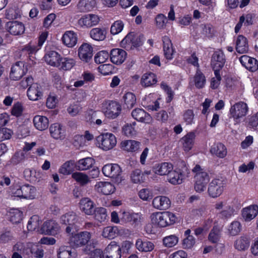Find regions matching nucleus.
I'll use <instances>...</instances> for the list:
<instances>
[{
	"label": "nucleus",
	"mask_w": 258,
	"mask_h": 258,
	"mask_svg": "<svg viewBox=\"0 0 258 258\" xmlns=\"http://www.w3.org/2000/svg\"><path fill=\"white\" fill-rule=\"evenodd\" d=\"M117 235V228L116 227H107L103 231L102 235L105 238L112 239Z\"/></svg>",
	"instance_id": "nucleus-55"
},
{
	"label": "nucleus",
	"mask_w": 258,
	"mask_h": 258,
	"mask_svg": "<svg viewBox=\"0 0 258 258\" xmlns=\"http://www.w3.org/2000/svg\"><path fill=\"white\" fill-rule=\"evenodd\" d=\"M157 82L156 75L151 72L144 74L141 80V85L145 87L151 86Z\"/></svg>",
	"instance_id": "nucleus-41"
},
{
	"label": "nucleus",
	"mask_w": 258,
	"mask_h": 258,
	"mask_svg": "<svg viewBox=\"0 0 258 258\" xmlns=\"http://www.w3.org/2000/svg\"><path fill=\"white\" fill-rule=\"evenodd\" d=\"M41 221L37 215H34L31 217L28 221L27 229L29 231H33L39 228Z\"/></svg>",
	"instance_id": "nucleus-54"
},
{
	"label": "nucleus",
	"mask_w": 258,
	"mask_h": 258,
	"mask_svg": "<svg viewBox=\"0 0 258 258\" xmlns=\"http://www.w3.org/2000/svg\"><path fill=\"white\" fill-rule=\"evenodd\" d=\"M226 59L223 52L218 50L214 52L211 58V64L214 71H220L224 67Z\"/></svg>",
	"instance_id": "nucleus-12"
},
{
	"label": "nucleus",
	"mask_w": 258,
	"mask_h": 258,
	"mask_svg": "<svg viewBox=\"0 0 258 258\" xmlns=\"http://www.w3.org/2000/svg\"><path fill=\"white\" fill-rule=\"evenodd\" d=\"M195 85L197 88H203L206 82L204 75L198 70L194 78Z\"/></svg>",
	"instance_id": "nucleus-47"
},
{
	"label": "nucleus",
	"mask_w": 258,
	"mask_h": 258,
	"mask_svg": "<svg viewBox=\"0 0 258 258\" xmlns=\"http://www.w3.org/2000/svg\"><path fill=\"white\" fill-rule=\"evenodd\" d=\"M109 56V53L106 51H101L96 54L94 60L97 63H102L108 59Z\"/></svg>",
	"instance_id": "nucleus-59"
},
{
	"label": "nucleus",
	"mask_w": 258,
	"mask_h": 258,
	"mask_svg": "<svg viewBox=\"0 0 258 258\" xmlns=\"http://www.w3.org/2000/svg\"><path fill=\"white\" fill-rule=\"evenodd\" d=\"M163 243L167 247H172L176 245L178 242V237L175 235H170L163 238Z\"/></svg>",
	"instance_id": "nucleus-50"
},
{
	"label": "nucleus",
	"mask_w": 258,
	"mask_h": 258,
	"mask_svg": "<svg viewBox=\"0 0 258 258\" xmlns=\"http://www.w3.org/2000/svg\"><path fill=\"white\" fill-rule=\"evenodd\" d=\"M12 192L15 197L32 199L35 197L36 188L28 184L23 185L16 184L13 186Z\"/></svg>",
	"instance_id": "nucleus-2"
},
{
	"label": "nucleus",
	"mask_w": 258,
	"mask_h": 258,
	"mask_svg": "<svg viewBox=\"0 0 258 258\" xmlns=\"http://www.w3.org/2000/svg\"><path fill=\"white\" fill-rule=\"evenodd\" d=\"M163 51L165 57L167 59H171L174 52L171 41L167 36L162 37Z\"/></svg>",
	"instance_id": "nucleus-31"
},
{
	"label": "nucleus",
	"mask_w": 258,
	"mask_h": 258,
	"mask_svg": "<svg viewBox=\"0 0 258 258\" xmlns=\"http://www.w3.org/2000/svg\"><path fill=\"white\" fill-rule=\"evenodd\" d=\"M104 251L106 253L112 254L115 258L121 257V248L115 241L111 242Z\"/></svg>",
	"instance_id": "nucleus-38"
},
{
	"label": "nucleus",
	"mask_w": 258,
	"mask_h": 258,
	"mask_svg": "<svg viewBox=\"0 0 258 258\" xmlns=\"http://www.w3.org/2000/svg\"><path fill=\"white\" fill-rule=\"evenodd\" d=\"M23 218V213L19 210H14L10 212V221L13 223H20Z\"/></svg>",
	"instance_id": "nucleus-58"
},
{
	"label": "nucleus",
	"mask_w": 258,
	"mask_h": 258,
	"mask_svg": "<svg viewBox=\"0 0 258 258\" xmlns=\"http://www.w3.org/2000/svg\"><path fill=\"white\" fill-rule=\"evenodd\" d=\"M72 143L77 148L83 146L85 144L84 136L79 135H75L73 138Z\"/></svg>",
	"instance_id": "nucleus-63"
},
{
	"label": "nucleus",
	"mask_w": 258,
	"mask_h": 258,
	"mask_svg": "<svg viewBox=\"0 0 258 258\" xmlns=\"http://www.w3.org/2000/svg\"><path fill=\"white\" fill-rule=\"evenodd\" d=\"M49 131L51 136L56 140H63L65 138L64 131L60 124L55 123L51 124Z\"/></svg>",
	"instance_id": "nucleus-29"
},
{
	"label": "nucleus",
	"mask_w": 258,
	"mask_h": 258,
	"mask_svg": "<svg viewBox=\"0 0 258 258\" xmlns=\"http://www.w3.org/2000/svg\"><path fill=\"white\" fill-rule=\"evenodd\" d=\"M102 172L106 176L114 179V182L119 183L122 180L120 176L122 172L121 168L117 164H108L102 168Z\"/></svg>",
	"instance_id": "nucleus-5"
},
{
	"label": "nucleus",
	"mask_w": 258,
	"mask_h": 258,
	"mask_svg": "<svg viewBox=\"0 0 258 258\" xmlns=\"http://www.w3.org/2000/svg\"><path fill=\"white\" fill-rule=\"evenodd\" d=\"M126 55V51L122 49H113L110 53V60L114 64H120L125 60Z\"/></svg>",
	"instance_id": "nucleus-19"
},
{
	"label": "nucleus",
	"mask_w": 258,
	"mask_h": 258,
	"mask_svg": "<svg viewBox=\"0 0 258 258\" xmlns=\"http://www.w3.org/2000/svg\"><path fill=\"white\" fill-rule=\"evenodd\" d=\"M258 215V206L251 205L241 210V216L245 222H250Z\"/></svg>",
	"instance_id": "nucleus-15"
},
{
	"label": "nucleus",
	"mask_w": 258,
	"mask_h": 258,
	"mask_svg": "<svg viewBox=\"0 0 258 258\" xmlns=\"http://www.w3.org/2000/svg\"><path fill=\"white\" fill-rule=\"evenodd\" d=\"M72 177L82 185L87 184L89 181L88 176L81 172H75L72 174Z\"/></svg>",
	"instance_id": "nucleus-56"
},
{
	"label": "nucleus",
	"mask_w": 258,
	"mask_h": 258,
	"mask_svg": "<svg viewBox=\"0 0 258 258\" xmlns=\"http://www.w3.org/2000/svg\"><path fill=\"white\" fill-rule=\"evenodd\" d=\"M214 73L215 77L212 78L211 82V87L214 89L218 87L221 80L220 71H214Z\"/></svg>",
	"instance_id": "nucleus-64"
},
{
	"label": "nucleus",
	"mask_w": 258,
	"mask_h": 258,
	"mask_svg": "<svg viewBox=\"0 0 258 258\" xmlns=\"http://www.w3.org/2000/svg\"><path fill=\"white\" fill-rule=\"evenodd\" d=\"M239 60L242 66L251 72L256 71L258 69V61L254 58L244 55L240 57Z\"/></svg>",
	"instance_id": "nucleus-21"
},
{
	"label": "nucleus",
	"mask_w": 258,
	"mask_h": 258,
	"mask_svg": "<svg viewBox=\"0 0 258 258\" xmlns=\"http://www.w3.org/2000/svg\"><path fill=\"white\" fill-rule=\"evenodd\" d=\"M58 230V225L53 220L45 222L41 227L42 232L48 235H55Z\"/></svg>",
	"instance_id": "nucleus-26"
},
{
	"label": "nucleus",
	"mask_w": 258,
	"mask_h": 258,
	"mask_svg": "<svg viewBox=\"0 0 258 258\" xmlns=\"http://www.w3.org/2000/svg\"><path fill=\"white\" fill-rule=\"evenodd\" d=\"M96 141L98 147L104 151L113 149L116 144V137L111 133H106L98 136L96 138Z\"/></svg>",
	"instance_id": "nucleus-4"
},
{
	"label": "nucleus",
	"mask_w": 258,
	"mask_h": 258,
	"mask_svg": "<svg viewBox=\"0 0 258 258\" xmlns=\"http://www.w3.org/2000/svg\"><path fill=\"white\" fill-rule=\"evenodd\" d=\"M152 204L153 207L157 209L165 210L170 207L171 202L166 197L157 196L153 199Z\"/></svg>",
	"instance_id": "nucleus-22"
},
{
	"label": "nucleus",
	"mask_w": 258,
	"mask_h": 258,
	"mask_svg": "<svg viewBox=\"0 0 258 258\" xmlns=\"http://www.w3.org/2000/svg\"><path fill=\"white\" fill-rule=\"evenodd\" d=\"M140 143L135 140H126L121 143V147L128 152H135L139 148Z\"/></svg>",
	"instance_id": "nucleus-42"
},
{
	"label": "nucleus",
	"mask_w": 258,
	"mask_h": 258,
	"mask_svg": "<svg viewBox=\"0 0 258 258\" xmlns=\"http://www.w3.org/2000/svg\"><path fill=\"white\" fill-rule=\"evenodd\" d=\"M195 133L191 132L187 134L181 139L185 151H189L192 147L195 139Z\"/></svg>",
	"instance_id": "nucleus-33"
},
{
	"label": "nucleus",
	"mask_w": 258,
	"mask_h": 258,
	"mask_svg": "<svg viewBox=\"0 0 258 258\" xmlns=\"http://www.w3.org/2000/svg\"><path fill=\"white\" fill-rule=\"evenodd\" d=\"M241 229V224L239 222L235 221L232 222L230 225L228 231L231 236L237 235Z\"/></svg>",
	"instance_id": "nucleus-57"
},
{
	"label": "nucleus",
	"mask_w": 258,
	"mask_h": 258,
	"mask_svg": "<svg viewBox=\"0 0 258 258\" xmlns=\"http://www.w3.org/2000/svg\"><path fill=\"white\" fill-rule=\"evenodd\" d=\"M25 159V154L23 152H17L11 158V163L14 165H17L24 161Z\"/></svg>",
	"instance_id": "nucleus-61"
},
{
	"label": "nucleus",
	"mask_w": 258,
	"mask_h": 258,
	"mask_svg": "<svg viewBox=\"0 0 258 258\" xmlns=\"http://www.w3.org/2000/svg\"><path fill=\"white\" fill-rule=\"evenodd\" d=\"M106 32L105 29L93 28L90 31V37L96 41H102L106 38Z\"/></svg>",
	"instance_id": "nucleus-43"
},
{
	"label": "nucleus",
	"mask_w": 258,
	"mask_h": 258,
	"mask_svg": "<svg viewBox=\"0 0 258 258\" xmlns=\"http://www.w3.org/2000/svg\"><path fill=\"white\" fill-rule=\"evenodd\" d=\"M123 23L120 20L115 21L111 25L110 32L113 35L118 34L121 31L123 27Z\"/></svg>",
	"instance_id": "nucleus-60"
},
{
	"label": "nucleus",
	"mask_w": 258,
	"mask_h": 258,
	"mask_svg": "<svg viewBox=\"0 0 258 258\" xmlns=\"http://www.w3.org/2000/svg\"><path fill=\"white\" fill-rule=\"evenodd\" d=\"M61 223L67 225L66 232L70 234H74L78 230V226L76 224L78 222L77 214L73 212H68L61 217Z\"/></svg>",
	"instance_id": "nucleus-3"
},
{
	"label": "nucleus",
	"mask_w": 258,
	"mask_h": 258,
	"mask_svg": "<svg viewBox=\"0 0 258 258\" xmlns=\"http://www.w3.org/2000/svg\"><path fill=\"white\" fill-rule=\"evenodd\" d=\"M143 37V35L136 36L133 33H130L121 41V45L124 47L131 44L134 47L139 46L142 44Z\"/></svg>",
	"instance_id": "nucleus-14"
},
{
	"label": "nucleus",
	"mask_w": 258,
	"mask_h": 258,
	"mask_svg": "<svg viewBox=\"0 0 258 258\" xmlns=\"http://www.w3.org/2000/svg\"><path fill=\"white\" fill-rule=\"evenodd\" d=\"M192 171L196 173L195 175V181L201 182L203 184L207 185L210 180V177L207 172L202 169L199 165H197L193 168Z\"/></svg>",
	"instance_id": "nucleus-25"
},
{
	"label": "nucleus",
	"mask_w": 258,
	"mask_h": 258,
	"mask_svg": "<svg viewBox=\"0 0 258 258\" xmlns=\"http://www.w3.org/2000/svg\"><path fill=\"white\" fill-rule=\"evenodd\" d=\"M224 180L222 178H215L210 183L208 193L210 197L217 198L220 196L224 190Z\"/></svg>",
	"instance_id": "nucleus-10"
},
{
	"label": "nucleus",
	"mask_w": 258,
	"mask_h": 258,
	"mask_svg": "<svg viewBox=\"0 0 258 258\" xmlns=\"http://www.w3.org/2000/svg\"><path fill=\"white\" fill-rule=\"evenodd\" d=\"M62 40L66 46L69 47H72L77 44V34L72 31H67L63 34Z\"/></svg>",
	"instance_id": "nucleus-30"
},
{
	"label": "nucleus",
	"mask_w": 258,
	"mask_h": 258,
	"mask_svg": "<svg viewBox=\"0 0 258 258\" xmlns=\"http://www.w3.org/2000/svg\"><path fill=\"white\" fill-rule=\"evenodd\" d=\"M79 56L84 61L88 62L93 56V48L87 43L83 44L79 49Z\"/></svg>",
	"instance_id": "nucleus-20"
},
{
	"label": "nucleus",
	"mask_w": 258,
	"mask_h": 258,
	"mask_svg": "<svg viewBox=\"0 0 258 258\" xmlns=\"http://www.w3.org/2000/svg\"><path fill=\"white\" fill-rule=\"evenodd\" d=\"M221 231L220 227L214 226L209 234V240L213 243H217L220 238Z\"/></svg>",
	"instance_id": "nucleus-46"
},
{
	"label": "nucleus",
	"mask_w": 258,
	"mask_h": 258,
	"mask_svg": "<svg viewBox=\"0 0 258 258\" xmlns=\"http://www.w3.org/2000/svg\"><path fill=\"white\" fill-rule=\"evenodd\" d=\"M27 96L32 101H36L42 98L43 93L41 87L37 84L30 86L27 90Z\"/></svg>",
	"instance_id": "nucleus-23"
},
{
	"label": "nucleus",
	"mask_w": 258,
	"mask_h": 258,
	"mask_svg": "<svg viewBox=\"0 0 258 258\" xmlns=\"http://www.w3.org/2000/svg\"><path fill=\"white\" fill-rule=\"evenodd\" d=\"M210 152L212 154H215L220 158H224L227 155L226 148L221 143H218L213 145L210 150Z\"/></svg>",
	"instance_id": "nucleus-44"
},
{
	"label": "nucleus",
	"mask_w": 258,
	"mask_h": 258,
	"mask_svg": "<svg viewBox=\"0 0 258 258\" xmlns=\"http://www.w3.org/2000/svg\"><path fill=\"white\" fill-rule=\"evenodd\" d=\"M248 107L243 102H239L231 107L230 113L234 119H238L246 115Z\"/></svg>",
	"instance_id": "nucleus-11"
},
{
	"label": "nucleus",
	"mask_w": 258,
	"mask_h": 258,
	"mask_svg": "<svg viewBox=\"0 0 258 258\" xmlns=\"http://www.w3.org/2000/svg\"><path fill=\"white\" fill-rule=\"evenodd\" d=\"M121 110L120 105L116 101H107L103 104V111L104 115L107 118H116L120 114Z\"/></svg>",
	"instance_id": "nucleus-6"
},
{
	"label": "nucleus",
	"mask_w": 258,
	"mask_h": 258,
	"mask_svg": "<svg viewBox=\"0 0 258 258\" xmlns=\"http://www.w3.org/2000/svg\"><path fill=\"white\" fill-rule=\"evenodd\" d=\"M31 246V243L17 242L14 245L13 251L18 252L22 255H29L32 253Z\"/></svg>",
	"instance_id": "nucleus-36"
},
{
	"label": "nucleus",
	"mask_w": 258,
	"mask_h": 258,
	"mask_svg": "<svg viewBox=\"0 0 258 258\" xmlns=\"http://www.w3.org/2000/svg\"><path fill=\"white\" fill-rule=\"evenodd\" d=\"M123 99L126 107L128 109L132 108L136 103L135 95L131 92L125 93L123 96Z\"/></svg>",
	"instance_id": "nucleus-49"
},
{
	"label": "nucleus",
	"mask_w": 258,
	"mask_h": 258,
	"mask_svg": "<svg viewBox=\"0 0 258 258\" xmlns=\"http://www.w3.org/2000/svg\"><path fill=\"white\" fill-rule=\"evenodd\" d=\"M249 238L245 236H242L236 239L234 243V246L238 250H244L249 246Z\"/></svg>",
	"instance_id": "nucleus-45"
},
{
	"label": "nucleus",
	"mask_w": 258,
	"mask_h": 258,
	"mask_svg": "<svg viewBox=\"0 0 258 258\" xmlns=\"http://www.w3.org/2000/svg\"><path fill=\"white\" fill-rule=\"evenodd\" d=\"M33 122L37 129L43 131L48 126V119L44 116L36 115L33 118Z\"/></svg>",
	"instance_id": "nucleus-39"
},
{
	"label": "nucleus",
	"mask_w": 258,
	"mask_h": 258,
	"mask_svg": "<svg viewBox=\"0 0 258 258\" xmlns=\"http://www.w3.org/2000/svg\"><path fill=\"white\" fill-rule=\"evenodd\" d=\"M80 210L87 215H93L95 212L94 202L89 198L82 199L79 202Z\"/></svg>",
	"instance_id": "nucleus-18"
},
{
	"label": "nucleus",
	"mask_w": 258,
	"mask_h": 258,
	"mask_svg": "<svg viewBox=\"0 0 258 258\" xmlns=\"http://www.w3.org/2000/svg\"><path fill=\"white\" fill-rule=\"evenodd\" d=\"M5 28L11 35L14 36L20 35L25 31L24 24L22 22L17 21L8 22L6 24Z\"/></svg>",
	"instance_id": "nucleus-13"
},
{
	"label": "nucleus",
	"mask_w": 258,
	"mask_h": 258,
	"mask_svg": "<svg viewBox=\"0 0 258 258\" xmlns=\"http://www.w3.org/2000/svg\"><path fill=\"white\" fill-rule=\"evenodd\" d=\"M100 21L98 15L90 14H86L80 18L77 22L78 25L83 28H89L97 25Z\"/></svg>",
	"instance_id": "nucleus-9"
},
{
	"label": "nucleus",
	"mask_w": 258,
	"mask_h": 258,
	"mask_svg": "<svg viewBox=\"0 0 258 258\" xmlns=\"http://www.w3.org/2000/svg\"><path fill=\"white\" fill-rule=\"evenodd\" d=\"M152 223L160 227H165L173 224L176 218L174 214L169 212L152 213L150 216Z\"/></svg>",
	"instance_id": "nucleus-1"
},
{
	"label": "nucleus",
	"mask_w": 258,
	"mask_h": 258,
	"mask_svg": "<svg viewBox=\"0 0 258 258\" xmlns=\"http://www.w3.org/2000/svg\"><path fill=\"white\" fill-rule=\"evenodd\" d=\"M136 246L140 251L149 252L154 249L155 246L151 241L138 239L136 242Z\"/></svg>",
	"instance_id": "nucleus-34"
},
{
	"label": "nucleus",
	"mask_w": 258,
	"mask_h": 258,
	"mask_svg": "<svg viewBox=\"0 0 258 258\" xmlns=\"http://www.w3.org/2000/svg\"><path fill=\"white\" fill-rule=\"evenodd\" d=\"M132 117L137 120L145 123H150L152 121L151 115L144 110L141 108H136L132 112Z\"/></svg>",
	"instance_id": "nucleus-16"
},
{
	"label": "nucleus",
	"mask_w": 258,
	"mask_h": 258,
	"mask_svg": "<svg viewBox=\"0 0 258 258\" xmlns=\"http://www.w3.org/2000/svg\"><path fill=\"white\" fill-rule=\"evenodd\" d=\"M94 163L93 158L87 157L79 160L76 164V167L79 170H86L92 167Z\"/></svg>",
	"instance_id": "nucleus-40"
},
{
	"label": "nucleus",
	"mask_w": 258,
	"mask_h": 258,
	"mask_svg": "<svg viewBox=\"0 0 258 258\" xmlns=\"http://www.w3.org/2000/svg\"><path fill=\"white\" fill-rule=\"evenodd\" d=\"M60 55L55 51H48L44 56L45 61L48 64L59 67L60 66Z\"/></svg>",
	"instance_id": "nucleus-27"
},
{
	"label": "nucleus",
	"mask_w": 258,
	"mask_h": 258,
	"mask_svg": "<svg viewBox=\"0 0 258 258\" xmlns=\"http://www.w3.org/2000/svg\"><path fill=\"white\" fill-rule=\"evenodd\" d=\"M96 5V0H79L76 8L78 12L86 13L93 10Z\"/></svg>",
	"instance_id": "nucleus-24"
},
{
	"label": "nucleus",
	"mask_w": 258,
	"mask_h": 258,
	"mask_svg": "<svg viewBox=\"0 0 258 258\" xmlns=\"http://www.w3.org/2000/svg\"><path fill=\"white\" fill-rule=\"evenodd\" d=\"M75 60L72 58L61 57L60 61V66L58 68L60 69L67 71L72 69L75 65Z\"/></svg>",
	"instance_id": "nucleus-53"
},
{
	"label": "nucleus",
	"mask_w": 258,
	"mask_h": 258,
	"mask_svg": "<svg viewBox=\"0 0 258 258\" xmlns=\"http://www.w3.org/2000/svg\"><path fill=\"white\" fill-rule=\"evenodd\" d=\"M95 187L98 192H100L105 195L113 193L115 189L114 186L109 182H99L95 185Z\"/></svg>",
	"instance_id": "nucleus-28"
},
{
	"label": "nucleus",
	"mask_w": 258,
	"mask_h": 258,
	"mask_svg": "<svg viewBox=\"0 0 258 258\" xmlns=\"http://www.w3.org/2000/svg\"><path fill=\"white\" fill-rule=\"evenodd\" d=\"M167 176L168 181L173 184H179L182 182L183 175L179 171L172 169Z\"/></svg>",
	"instance_id": "nucleus-37"
},
{
	"label": "nucleus",
	"mask_w": 258,
	"mask_h": 258,
	"mask_svg": "<svg viewBox=\"0 0 258 258\" xmlns=\"http://www.w3.org/2000/svg\"><path fill=\"white\" fill-rule=\"evenodd\" d=\"M90 238V232L84 231L74 235L72 234L70 238L69 242L71 247L77 248L86 245Z\"/></svg>",
	"instance_id": "nucleus-7"
},
{
	"label": "nucleus",
	"mask_w": 258,
	"mask_h": 258,
	"mask_svg": "<svg viewBox=\"0 0 258 258\" xmlns=\"http://www.w3.org/2000/svg\"><path fill=\"white\" fill-rule=\"evenodd\" d=\"M236 50L239 53H246L248 50L247 40L243 35H239L237 38Z\"/></svg>",
	"instance_id": "nucleus-32"
},
{
	"label": "nucleus",
	"mask_w": 258,
	"mask_h": 258,
	"mask_svg": "<svg viewBox=\"0 0 258 258\" xmlns=\"http://www.w3.org/2000/svg\"><path fill=\"white\" fill-rule=\"evenodd\" d=\"M154 169L156 174L160 175H167L169 172L173 169V166L171 163L164 162L156 165Z\"/></svg>",
	"instance_id": "nucleus-35"
},
{
	"label": "nucleus",
	"mask_w": 258,
	"mask_h": 258,
	"mask_svg": "<svg viewBox=\"0 0 258 258\" xmlns=\"http://www.w3.org/2000/svg\"><path fill=\"white\" fill-rule=\"evenodd\" d=\"M57 252L58 258H73L71 246L62 245Z\"/></svg>",
	"instance_id": "nucleus-48"
},
{
	"label": "nucleus",
	"mask_w": 258,
	"mask_h": 258,
	"mask_svg": "<svg viewBox=\"0 0 258 258\" xmlns=\"http://www.w3.org/2000/svg\"><path fill=\"white\" fill-rule=\"evenodd\" d=\"M132 181L135 183H139L145 180L144 174H142V171L139 169L134 170L131 175Z\"/></svg>",
	"instance_id": "nucleus-52"
},
{
	"label": "nucleus",
	"mask_w": 258,
	"mask_h": 258,
	"mask_svg": "<svg viewBox=\"0 0 258 258\" xmlns=\"http://www.w3.org/2000/svg\"><path fill=\"white\" fill-rule=\"evenodd\" d=\"M120 222L122 224H129L134 227L141 222V216L139 213H131L125 211H120Z\"/></svg>",
	"instance_id": "nucleus-8"
},
{
	"label": "nucleus",
	"mask_w": 258,
	"mask_h": 258,
	"mask_svg": "<svg viewBox=\"0 0 258 258\" xmlns=\"http://www.w3.org/2000/svg\"><path fill=\"white\" fill-rule=\"evenodd\" d=\"M95 219L99 222L104 221L107 217V212L105 208L103 207L96 208L95 209L94 213Z\"/></svg>",
	"instance_id": "nucleus-51"
},
{
	"label": "nucleus",
	"mask_w": 258,
	"mask_h": 258,
	"mask_svg": "<svg viewBox=\"0 0 258 258\" xmlns=\"http://www.w3.org/2000/svg\"><path fill=\"white\" fill-rule=\"evenodd\" d=\"M25 74L24 63L23 61H19L12 67L10 77L13 80H18Z\"/></svg>",
	"instance_id": "nucleus-17"
},
{
	"label": "nucleus",
	"mask_w": 258,
	"mask_h": 258,
	"mask_svg": "<svg viewBox=\"0 0 258 258\" xmlns=\"http://www.w3.org/2000/svg\"><path fill=\"white\" fill-rule=\"evenodd\" d=\"M202 33L207 37H212L214 33V28L210 24H201L200 26Z\"/></svg>",
	"instance_id": "nucleus-62"
}]
</instances>
